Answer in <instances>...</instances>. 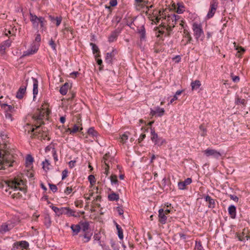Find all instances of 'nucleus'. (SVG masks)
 Returning a JSON list of instances; mask_svg holds the SVG:
<instances>
[{"label":"nucleus","instance_id":"f257e3e1","mask_svg":"<svg viewBox=\"0 0 250 250\" xmlns=\"http://www.w3.org/2000/svg\"><path fill=\"white\" fill-rule=\"evenodd\" d=\"M23 186L24 182L21 180L15 179L12 181L0 180V188L3 189L6 193L8 192L10 189L13 190L12 194L11 191L8 192L9 194H11L13 198H19L21 196V194L18 191L24 192V188L22 187Z\"/></svg>","mask_w":250,"mask_h":250},{"label":"nucleus","instance_id":"f03ea898","mask_svg":"<svg viewBox=\"0 0 250 250\" xmlns=\"http://www.w3.org/2000/svg\"><path fill=\"white\" fill-rule=\"evenodd\" d=\"M2 151V153L0 150V169H5L6 167H12L15 161L14 160V157L12 150L9 149L6 145H4Z\"/></svg>","mask_w":250,"mask_h":250},{"label":"nucleus","instance_id":"7ed1b4c3","mask_svg":"<svg viewBox=\"0 0 250 250\" xmlns=\"http://www.w3.org/2000/svg\"><path fill=\"white\" fill-rule=\"evenodd\" d=\"M25 84L26 87L28 85L30 86H33V93L34 95V99H35L36 95L38 93V80L33 77L27 78L25 79Z\"/></svg>","mask_w":250,"mask_h":250},{"label":"nucleus","instance_id":"20e7f679","mask_svg":"<svg viewBox=\"0 0 250 250\" xmlns=\"http://www.w3.org/2000/svg\"><path fill=\"white\" fill-rule=\"evenodd\" d=\"M192 29L194 32V36L196 40H198L204 36V32L200 24L194 22L192 25Z\"/></svg>","mask_w":250,"mask_h":250},{"label":"nucleus","instance_id":"39448f33","mask_svg":"<svg viewBox=\"0 0 250 250\" xmlns=\"http://www.w3.org/2000/svg\"><path fill=\"white\" fill-rule=\"evenodd\" d=\"M150 129L151 134V139L154 143L155 145H156L158 146H161L164 143H166L165 139L158 137V135L155 133L154 128H151Z\"/></svg>","mask_w":250,"mask_h":250},{"label":"nucleus","instance_id":"423d86ee","mask_svg":"<svg viewBox=\"0 0 250 250\" xmlns=\"http://www.w3.org/2000/svg\"><path fill=\"white\" fill-rule=\"evenodd\" d=\"M203 152L207 157L212 156L216 159H218L222 155L219 151L213 149L208 148L204 150Z\"/></svg>","mask_w":250,"mask_h":250},{"label":"nucleus","instance_id":"0eeeda50","mask_svg":"<svg viewBox=\"0 0 250 250\" xmlns=\"http://www.w3.org/2000/svg\"><path fill=\"white\" fill-rule=\"evenodd\" d=\"M217 7L218 3L215 0H213L210 3V9L207 14V17L208 19H210L214 16Z\"/></svg>","mask_w":250,"mask_h":250},{"label":"nucleus","instance_id":"6e6552de","mask_svg":"<svg viewBox=\"0 0 250 250\" xmlns=\"http://www.w3.org/2000/svg\"><path fill=\"white\" fill-rule=\"evenodd\" d=\"M30 19L31 21L32 22L33 27L35 28H37L40 21V17H38L37 16L31 13H30Z\"/></svg>","mask_w":250,"mask_h":250},{"label":"nucleus","instance_id":"1a4fd4ad","mask_svg":"<svg viewBox=\"0 0 250 250\" xmlns=\"http://www.w3.org/2000/svg\"><path fill=\"white\" fill-rule=\"evenodd\" d=\"M80 120V119H78L77 124L74 125L72 129L68 128L67 131H69L70 133H75L78 131H81L83 129V128L82 127H80V125H82Z\"/></svg>","mask_w":250,"mask_h":250},{"label":"nucleus","instance_id":"9d476101","mask_svg":"<svg viewBox=\"0 0 250 250\" xmlns=\"http://www.w3.org/2000/svg\"><path fill=\"white\" fill-rule=\"evenodd\" d=\"M14 227V225L12 224H3L0 226V233H4Z\"/></svg>","mask_w":250,"mask_h":250},{"label":"nucleus","instance_id":"9b49d317","mask_svg":"<svg viewBox=\"0 0 250 250\" xmlns=\"http://www.w3.org/2000/svg\"><path fill=\"white\" fill-rule=\"evenodd\" d=\"M192 182V180L190 178H187L184 181L179 182L178 184V188L180 189H185L186 186L189 185Z\"/></svg>","mask_w":250,"mask_h":250},{"label":"nucleus","instance_id":"f8f14e48","mask_svg":"<svg viewBox=\"0 0 250 250\" xmlns=\"http://www.w3.org/2000/svg\"><path fill=\"white\" fill-rule=\"evenodd\" d=\"M12 42L11 40H7L4 42L2 44H0V53L3 54L4 52V50L7 47H9L11 45Z\"/></svg>","mask_w":250,"mask_h":250},{"label":"nucleus","instance_id":"ddd939ff","mask_svg":"<svg viewBox=\"0 0 250 250\" xmlns=\"http://www.w3.org/2000/svg\"><path fill=\"white\" fill-rule=\"evenodd\" d=\"M116 54V51L113 50L112 52L107 53L105 59V61L108 64H112V59Z\"/></svg>","mask_w":250,"mask_h":250},{"label":"nucleus","instance_id":"4468645a","mask_svg":"<svg viewBox=\"0 0 250 250\" xmlns=\"http://www.w3.org/2000/svg\"><path fill=\"white\" fill-rule=\"evenodd\" d=\"M38 49V47L36 45H34L32 47V48L30 49L27 50L26 51L23 52V54L22 56V57L25 56H29L30 55L34 54L35 53Z\"/></svg>","mask_w":250,"mask_h":250},{"label":"nucleus","instance_id":"2eb2a0df","mask_svg":"<svg viewBox=\"0 0 250 250\" xmlns=\"http://www.w3.org/2000/svg\"><path fill=\"white\" fill-rule=\"evenodd\" d=\"M159 221L163 224L166 223L167 216L164 213V210L161 208L159 210Z\"/></svg>","mask_w":250,"mask_h":250},{"label":"nucleus","instance_id":"dca6fc26","mask_svg":"<svg viewBox=\"0 0 250 250\" xmlns=\"http://www.w3.org/2000/svg\"><path fill=\"white\" fill-rule=\"evenodd\" d=\"M26 86H22L20 87L17 92L16 97L20 99H22L23 97V95L26 92Z\"/></svg>","mask_w":250,"mask_h":250},{"label":"nucleus","instance_id":"f3484780","mask_svg":"<svg viewBox=\"0 0 250 250\" xmlns=\"http://www.w3.org/2000/svg\"><path fill=\"white\" fill-rule=\"evenodd\" d=\"M205 200L208 202V208H213L215 207V200L211 198L209 195H207L205 197Z\"/></svg>","mask_w":250,"mask_h":250},{"label":"nucleus","instance_id":"a211bd4d","mask_svg":"<svg viewBox=\"0 0 250 250\" xmlns=\"http://www.w3.org/2000/svg\"><path fill=\"white\" fill-rule=\"evenodd\" d=\"M80 226L82 230L84 232H88L89 229V224L88 222H80Z\"/></svg>","mask_w":250,"mask_h":250},{"label":"nucleus","instance_id":"6ab92c4d","mask_svg":"<svg viewBox=\"0 0 250 250\" xmlns=\"http://www.w3.org/2000/svg\"><path fill=\"white\" fill-rule=\"evenodd\" d=\"M69 87V84L67 83H65L61 88L60 89V92L61 94L64 95L67 92L68 89Z\"/></svg>","mask_w":250,"mask_h":250},{"label":"nucleus","instance_id":"aec40b11","mask_svg":"<svg viewBox=\"0 0 250 250\" xmlns=\"http://www.w3.org/2000/svg\"><path fill=\"white\" fill-rule=\"evenodd\" d=\"M71 229L73 232V235H75L78 234V233L80 232L81 228L80 225H72L71 226Z\"/></svg>","mask_w":250,"mask_h":250},{"label":"nucleus","instance_id":"412c9836","mask_svg":"<svg viewBox=\"0 0 250 250\" xmlns=\"http://www.w3.org/2000/svg\"><path fill=\"white\" fill-rule=\"evenodd\" d=\"M14 245L15 246H17V248H18V247H20L22 249H27L29 246L28 242L25 241H22L19 243H15Z\"/></svg>","mask_w":250,"mask_h":250},{"label":"nucleus","instance_id":"4be33fe9","mask_svg":"<svg viewBox=\"0 0 250 250\" xmlns=\"http://www.w3.org/2000/svg\"><path fill=\"white\" fill-rule=\"evenodd\" d=\"M229 214L232 218H234L236 215V208L233 205H231L228 208Z\"/></svg>","mask_w":250,"mask_h":250},{"label":"nucleus","instance_id":"5701e85b","mask_svg":"<svg viewBox=\"0 0 250 250\" xmlns=\"http://www.w3.org/2000/svg\"><path fill=\"white\" fill-rule=\"evenodd\" d=\"M179 16H177L175 14H173L172 15L171 17L170 16H168V18H167V21L170 22V21L171 20L172 21V22H173V23H172V27H174V24L176 23V21L179 19ZM169 24H170V22H169Z\"/></svg>","mask_w":250,"mask_h":250},{"label":"nucleus","instance_id":"b1692460","mask_svg":"<svg viewBox=\"0 0 250 250\" xmlns=\"http://www.w3.org/2000/svg\"><path fill=\"white\" fill-rule=\"evenodd\" d=\"M108 198L110 201H117L119 199V196L118 194L112 192L108 195Z\"/></svg>","mask_w":250,"mask_h":250},{"label":"nucleus","instance_id":"393cba45","mask_svg":"<svg viewBox=\"0 0 250 250\" xmlns=\"http://www.w3.org/2000/svg\"><path fill=\"white\" fill-rule=\"evenodd\" d=\"M92 233L89 232H85L83 235H80V236H83L84 240H83L84 243L88 242L91 239Z\"/></svg>","mask_w":250,"mask_h":250},{"label":"nucleus","instance_id":"a878e982","mask_svg":"<svg viewBox=\"0 0 250 250\" xmlns=\"http://www.w3.org/2000/svg\"><path fill=\"white\" fill-rule=\"evenodd\" d=\"M201 82L199 80H196L191 83L192 90L197 89L201 85Z\"/></svg>","mask_w":250,"mask_h":250},{"label":"nucleus","instance_id":"bb28decb","mask_svg":"<svg viewBox=\"0 0 250 250\" xmlns=\"http://www.w3.org/2000/svg\"><path fill=\"white\" fill-rule=\"evenodd\" d=\"M116 226L118 230V237L120 239H123L124 237L123 231L121 227L117 224L116 223Z\"/></svg>","mask_w":250,"mask_h":250},{"label":"nucleus","instance_id":"cd10ccee","mask_svg":"<svg viewBox=\"0 0 250 250\" xmlns=\"http://www.w3.org/2000/svg\"><path fill=\"white\" fill-rule=\"evenodd\" d=\"M1 107L5 108L7 107L6 109V112H13L15 111L14 107L11 105H8L7 104H3L1 105Z\"/></svg>","mask_w":250,"mask_h":250},{"label":"nucleus","instance_id":"c85d7f7f","mask_svg":"<svg viewBox=\"0 0 250 250\" xmlns=\"http://www.w3.org/2000/svg\"><path fill=\"white\" fill-rule=\"evenodd\" d=\"M138 32L140 34L141 39H144L146 37V31L144 25L140 27L138 30Z\"/></svg>","mask_w":250,"mask_h":250},{"label":"nucleus","instance_id":"c756f323","mask_svg":"<svg viewBox=\"0 0 250 250\" xmlns=\"http://www.w3.org/2000/svg\"><path fill=\"white\" fill-rule=\"evenodd\" d=\"M50 207L52 209V210L55 212L56 214L58 216H60L62 215V208H58L54 206H50Z\"/></svg>","mask_w":250,"mask_h":250},{"label":"nucleus","instance_id":"7c9ffc66","mask_svg":"<svg viewBox=\"0 0 250 250\" xmlns=\"http://www.w3.org/2000/svg\"><path fill=\"white\" fill-rule=\"evenodd\" d=\"M233 44H234V47L235 48V49L237 50H238L237 51V54H239L240 52H244L245 51V49L242 47L241 46H238L236 45V42H233ZM238 57H240L241 55L240 54H237L236 55Z\"/></svg>","mask_w":250,"mask_h":250},{"label":"nucleus","instance_id":"2f4dec72","mask_svg":"<svg viewBox=\"0 0 250 250\" xmlns=\"http://www.w3.org/2000/svg\"><path fill=\"white\" fill-rule=\"evenodd\" d=\"M118 36V33L116 31H114L111 33L108 38V41L109 42H114Z\"/></svg>","mask_w":250,"mask_h":250},{"label":"nucleus","instance_id":"473e14b6","mask_svg":"<svg viewBox=\"0 0 250 250\" xmlns=\"http://www.w3.org/2000/svg\"><path fill=\"white\" fill-rule=\"evenodd\" d=\"M135 2V7L137 10H139L142 8H143V5L142 3L143 0H134Z\"/></svg>","mask_w":250,"mask_h":250},{"label":"nucleus","instance_id":"72a5a7b5","mask_svg":"<svg viewBox=\"0 0 250 250\" xmlns=\"http://www.w3.org/2000/svg\"><path fill=\"white\" fill-rule=\"evenodd\" d=\"M40 22H39V23L40 24V26H41V28H42V30H41V32H42L43 30H44L45 29H46V27H45V20H44V18L42 17H40Z\"/></svg>","mask_w":250,"mask_h":250},{"label":"nucleus","instance_id":"f704fd0d","mask_svg":"<svg viewBox=\"0 0 250 250\" xmlns=\"http://www.w3.org/2000/svg\"><path fill=\"white\" fill-rule=\"evenodd\" d=\"M199 129L201 131V135L203 137H205L207 133V129L203 125H201L199 126Z\"/></svg>","mask_w":250,"mask_h":250},{"label":"nucleus","instance_id":"c9c22d12","mask_svg":"<svg viewBox=\"0 0 250 250\" xmlns=\"http://www.w3.org/2000/svg\"><path fill=\"white\" fill-rule=\"evenodd\" d=\"M33 161L34 159L31 155L28 154L27 155L26 158V163L27 165H30L33 163Z\"/></svg>","mask_w":250,"mask_h":250},{"label":"nucleus","instance_id":"e433bc0d","mask_svg":"<svg viewBox=\"0 0 250 250\" xmlns=\"http://www.w3.org/2000/svg\"><path fill=\"white\" fill-rule=\"evenodd\" d=\"M128 136L127 135L126 133L123 134L121 137L120 142L121 143H122L123 144L125 143L126 141L128 139Z\"/></svg>","mask_w":250,"mask_h":250},{"label":"nucleus","instance_id":"4c0bfd02","mask_svg":"<svg viewBox=\"0 0 250 250\" xmlns=\"http://www.w3.org/2000/svg\"><path fill=\"white\" fill-rule=\"evenodd\" d=\"M236 104H243L245 105L246 104V101L245 99H242L239 97H237L235 102Z\"/></svg>","mask_w":250,"mask_h":250},{"label":"nucleus","instance_id":"58836bf2","mask_svg":"<svg viewBox=\"0 0 250 250\" xmlns=\"http://www.w3.org/2000/svg\"><path fill=\"white\" fill-rule=\"evenodd\" d=\"M90 45L92 46V50H93V53L100 52L98 47L95 44H94L93 43H91Z\"/></svg>","mask_w":250,"mask_h":250},{"label":"nucleus","instance_id":"ea45409f","mask_svg":"<svg viewBox=\"0 0 250 250\" xmlns=\"http://www.w3.org/2000/svg\"><path fill=\"white\" fill-rule=\"evenodd\" d=\"M195 250H204L200 242L196 241Z\"/></svg>","mask_w":250,"mask_h":250},{"label":"nucleus","instance_id":"a19ab883","mask_svg":"<svg viewBox=\"0 0 250 250\" xmlns=\"http://www.w3.org/2000/svg\"><path fill=\"white\" fill-rule=\"evenodd\" d=\"M157 114H158V116H162L165 112V110L163 108H161L160 107H157L156 109Z\"/></svg>","mask_w":250,"mask_h":250},{"label":"nucleus","instance_id":"79ce46f5","mask_svg":"<svg viewBox=\"0 0 250 250\" xmlns=\"http://www.w3.org/2000/svg\"><path fill=\"white\" fill-rule=\"evenodd\" d=\"M111 182L112 184H116L118 183V180L117 176L114 175H112L110 177Z\"/></svg>","mask_w":250,"mask_h":250},{"label":"nucleus","instance_id":"37998d69","mask_svg":"<svg viewBox=\"0 0 250 250\" xmlns=\"http://www.w3.org/2000/svg\"><path fill=\"white\" fill-rule=\"evenodd\" d=\"M87 132L89 135H91L93 136H96L97 134V132L95 131L93 127L89 128Z\"/></svg>","mask_w":250,"mask_h":250},{"label":"nucleus","instance_id":"c03bdc74","mask_svg":"<svg viewBox=\"0 0 250 250\" xmlns=\"http://www.w3.org/2000/svg\"><path fill=\"white\" fill-rule=\"evenodd\" d=\"M88 180L91 185H93L95 183V177L93 175H90L88 176Z\"/></svg>","mask_w":250,"mask_h":250},{"label":"nucleus","instance_id":"a18cd8bd","mask_svg":"<svg viewBox=\"0 0 250 250\" xmlns=\"http://www.w3.org/2000/svg\"><path fill=\"white\" fill-rule=\"evenodd\" d=\"M50 189L53 192H55L57 191L58 188L55 185L49 184Z\"/></svg>","mask_w":250,"mask_h":250},{"label":"nucleus","instance_id":"49530a36","mask_svg":"<svg viewBox=\"0 0 250 250\" xmlns=\"http://www.w3.org/2000/svg\"><path fill=\"white\" fill-rule=\"evenodd\" d=\"M110 244H111L112 248L114 250H118V247L114 241H113V240H110Z\"/></svg>","mask_w":250,"mask_h":250},{"label":"nucleus","instance_id":"de8ad7c7","mask_svg":"<svg viewBox=\"0 0 250 250\" xmlns=\"http://www.w3.org/2000/svg\"><path fill=\"white\" fill-rule=\"evenodd\" d=\"M67 216H74V217L77 216V215L76 214H75V211L71 209L70 208H69Z\"/></svg>","mask_w":250,"mask_h":250},{"label":"nucleus","instance_id":"09e8293b","mask_svg":"<svg viewBox=\"0 0 250 250\" xmlns=\"http://www.w3.org/2000/svg\"><path fill=\"white\" fill-rule=\"evenodd\" d=\"M69 210L68 208H62V214H64L68 215V213Z\"/></svg>","mask_w":250,"mask_h":250},{"label":"nucleus","instance_id":"8fccbe9b","mask_svg":"<svg viewBox=\"0 0 250 250\" xmlns=\"http://www.w3.org/2000/svg\"><path fill=\"white\" fill-rule=\"evenodd\" d=\"M49 44L53 50H56V44L54 41L52 39H51L49 41Z\"/></svg>","mask_w":250,"mask_h":250},{"label":"nucleus","instance_id":"3c124183","mask_svg":"<svg viewBox=\"0 0 250 250\" xmlns=\"http://www.w3.org/2000/svg\"><path fill=\"white\" fill-rule=\"evenodd\" d=\"M42 164L43 165L42 168L45 170V167H47V169H49V168L47 167V166L49 165L48 161L47 160H45L44 162H42Z\"/></svg>","mask_w":250,"mask_h":250},{"label":"nucleus","instance_id":"603ef678","mask_svg":"<svg viewBox=\"0 0 250 250\" xmlns=\"http://www.w3.org/2000/svg\"><path fill=\"white\" fill-rule=\"evenodd\" d=\"M5 118L6 119L9 120L10 121H12V115L8 112H6L5 113Z\"/></svg>","mask_w":250,"mask_h":250},{"label":"nucleus","instance_id":"864d4df0","mask_svg":"<svg viewBox=\"0 0 250 250\" xmlns=\"http://www.w3.org/2000/svg\"><path fill=\"white\" fill-rule=\"evenodd\" d=\"M52 153H53V156L54 157V159L55 161H58V157L56 153V151L55 150L54 148H52Z\"/></svg>","mask_w":250,"mask_h":250},{"label":"nucleus","instance_id":"5fc2aeb1","mask_svg":"<svg viewBox=\"0 0 250 250\" xmlns=\"http://www.w3.org/2000/svg\"><path fill=\"white\" fill-rule=\"evenodd\" d=\"M67 173H68L67 170L64 169V170L62 171V180L65 179L67 177Z\"/></svg>","mask_w":250,"mask_h":250},{"label":"nucleus","instance_id":"6e6d98bb","mask_svg":"<svg viewBox=\"0 0 250 250\" xmlns=\"http://www.w3.org/2000/svg\"><path fill=\"white\" fill-rule=\"evenodd\" d=\"M183 8H184V6H179L177 9V13H178V14H181L183 12H184V9H183Z\"/></svg>","mask_w":250,"mask_h":250},{"label":"nucleus","instance_id":"4d7b16f0","mask_svg":"<svg viewBox=\"0 0 250 250\" xmlns=\"http://www.w3.org/2000/svg\"><path fill=\"white\" fill-rule=\"evenodd\" d=\"M109 168V166L108 164L107 163H105V167L104 168L105 171L104 172V173L106 175L105 177L108 175Z\"/></svg>","mask_w":250,"mask_h":250},{"label":"nucleus","instance_id":"13d9d810","mask_svg":"<svg viewBox=\"0 0 250 250\" xmlns=\"http://www.w3.org/2000/svg\"><path fill=\"white\" fill-rule=\"evenodd\" d=\"M72 189L70 187H67L64 190V193L66 194H69L72 192Z\"/></svg>","mask_w":250,"mask_h":250},{"label":"nucleus","instance_id":"bf43d9fd","mask_svg":"<svg viewBox=\"0 0 250 250\" xmlns=\"http://www.w3.org/2000/svg\"><path fill=\"white\" fill-rule=\"evenodd\" d=\"M55 20H56V25L59 26L61 23L62 19L61 17H56Z\"/></svg>","mask_w":250,"mask_h":250},{"label":"nucleus","instance_id":"052dcab7","mask_svg":"<svg viewBox=\"0 0 250 250\" xmlns=\"http://www.w3.org/2000/svg\"><path fill=\"white\" fill-rule=\"evenodd\" d=\"M109 4L111 6H115L117 4V0H111Z\"/></svg>","mask_w":250,"mask_h":250},{"label":"nucleus","instance_id":"680f3d73","mask_svg":"<svg viewBox=\"0 0 250 250\" xmlns=\"http://www.w3.org/2000/svg\"><path fill=\"white\" fill-rule=\"evenodd\" d=\"M229 196L231 200H233L235 202H237L238 201V198L235 195L230 194L229 195Z\"/></svg>","mask_w":250,"mask_h":250},{"label":"nucleus","instance_id":"e2e57ef3","mask_svg":"<svg viewBox=\"0 0 250 250\" xmlns=\"http://www.w3.org/2000/svg\"><path fill=\"white\" fill-rule=\"evenodd\" d=\"M146 137V134H142L138 139V142L141 143Z\"/></svg>","mask_w":250,"mask_h":250},{"label":"nucleus","instance_id":"0e129e2a","mask_svg":"<svg viewBox=\"0 0 250 250\" xmlns=\"http://www.w3.org/2000/svg\"><path fill=\"white\" fill-rule=\"evenodd\" d=\"M62 31L63 32V34H65V31H67L68 32H70L72 34L73 30L71 29H70V28L66 27L63 30H62Z\"/></svg>","mask_w":250,"mask_h":250},{"label":"nucleus","instance_id":"69168bd1","mask_svg":"<svg viewBox=\"0 0 250 250\" xmlns=\"http://www.w3.org/2000/svg\"><path fill=\"white\" fill-rule=\"evenodd\" d=\"M41 41V35L40 34L37 33L35 38V41L37 42H40Z\"/></svg>","mask_w":250,"mask_h":250},{"label":"nucleus","instance_id":"338daca9","mask_svg":"<svg viewBox=\"0 0 250 250\" xmlns=\"http://www.w3.org/2000/svg\"><path fill=\"white\" fill-rule=\"evenodd\" d=\"M184 36H185V38H187L188 37L190 36V35L189 33L186 29H184Z\"/></svg>","mask_w":250,"mask_h":250},{"label":"nucleus","instance_id":"774afa93","mask_svg":"<svg viewBox=\"0 0 250 250\" xmlns=\"http://www.w3.org/2000/svg\"><path fill=\"white\" fill-rule=\"evenodd\" d=\"M76 163L75 161H71L69 162V166L70 168H72L74 167L75 164Z\"/></svg>","mask_w":250,"mask_h":250}]
</instances>
